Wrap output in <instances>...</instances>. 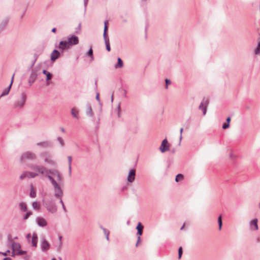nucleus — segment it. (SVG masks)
Segmentation results:
<instances>
[{"label": "nucleus", "mask_w": 260, "mask_h": 260, "mask_svg": "<svg viewBox=\"0 0 260 260\" xmlns=\"http://www.w3.org/2000/svg\"><path fill=\"white\" fill-rule=\"evenodd\" d=\"M28 167L35 171V172L38 173V176L41 175L45 176L48 178V176H51L49 174L52 175L56 177L57 181H61L62 180V177L60 172L56 169H48L45 166L37 164H30Z\"/></svg>", "instance_id": "obj_1"}, {"label": "nucleus", "mask_w": 260, "mask_h": 260, "mask_svg": "<svg viewBox=\"0 0 260 260\" xmlns=\"http://www.w3.org/2000/svg\"><path fill=\"white\" fill-rule=\"evenodd\" d=\"M48 179L50 180L51 184L53 186L54 191V196L56 198H61L63 196V191L60 186L55 180L51 176H48Z\"/></svg>", "instance_id": "obj_2"}, {"label": "nucleus", "mask_w": 260, "mask_h": 260, "mask_svg": "<svg viewBox=\"0 0 260 260\" xmlns=\"http://www.w3.org/2000/svg\"><path fill=\"white\" fill-rule=\"evenodd\" d=\"M37 159V154L30 151L24 152L20 157V160L22 161H25V160L35 161Z\"/></svg>", "instance_id": "obj_3"}, {"label": "nucleus", "mask_w": 260, "mask_h": 260, "mask_svg": "<svg viewBox=\"0 0 260 260\" xmlns=\"http://www.w3.org/2000/svg\"><path fill=\"white\" fill-rule=\"evenodd\" d=\"M26 100V95L24 92H22L20 96L14 103V107L15 108L21 109L24 106Z\"/></svg>", "instance_id": "obj_4"}, {"label": "nucleus", "mask_w": 260, "mask_h": 260, "mask_svg": "<svg viewBox=\"0 0 260 260\" xmlns=\"http://www.w3.org/2000/svg\"><path fill=\"white\" fill-rule=\"evenodd\" d=\"M47 210L52 213H54L56 212L57 210V206L55 205L54 201L51 200L49 201L46 202L44 204Z\"/></svg>", "instance_id": "obj_5"}, {"label": "nucleus", "mask_w": 260, "mask_h": 260, "mask_svg": "<svg viewBox=\"0 0 260 260\" xmlns=\"http://www.w3.org/2000/svg\"><path fill=\"white\" fill-rule=\"evenodd\" d=\"M209 103V100L207 99L204 98L202 100L199 109L202 110L203 115H205L207 112V107Z\"/></svg>", "instance_id": "obj_6"}, {"label": "nucleus", "mask_w": 260, "mask_h": 260, "mask_svg": "<svg viewBox=\"0 0 260 260\" xmlns=\"http://www.w3.org/2000/svg\"><path fill=\"white\" fill-rule=\"evenodd\" d=\"M79 42V38L74 35L69 36L68 37V44L71 46L77 45Z\"/></svg>", "instance_id": "obj_7"}, {"label": "nucleus", "mask_w": 260, "mask_h": 260, "mask_svg": "<svg viewBox=\"0 0 260 260\" xmlns=\"http://www.w3.org/2000/svg\"><path fill=\"white\" fill-rule=\"evenodd\" d=\"M143 228H144V226L141 224V223L140 222H138V225H137V226L136 227V229L137 230V235L138 236V240H137V243H136V246H138V243H139V242L140 241V236L143 234Z\"/></svg>", "instance_id": "obj_8"}, {"label": "nucleus", "mask_w": 260, "mask_h": 260, "mask_svg": "<svg viewBox=\"0 0 260 260\" xmlns=\"http://www.w3.org/2000/svg\"><path fill=\"white\" fill-rule=\"evenodd\" d=\"M107 31H108V21L106 20L104 22V33H103V37L105 40V45H110L109 39L107 36Z\"/></svg>", "instance_id": "obj_9"}, {"label": "nucleus", "mask_w": 260, "mask_h": 260, "mask_svg": "<svg viewBox=\"0 0 260 260\" xmlns=\"http://www.w3.org/2000/svg\"><path fill=\"white\" fill-rule=\"evenodd\" d=\"M8 239L9 241L11 242L12 250L13 251H16V252H18V251L21 248L20 244L19 243L13 242L10 235H9Z\"/></svg>", "instance_id": "obj_10"}, {"label": "nucleus", "mask_w": 260, "mask_h": 260, "mask_svg": "<svg viewBox=\"0 0 260 260\" xmlns=\"http://www.w3.org/2000/svg\"><path fill=\"white\" fill-rule=\"evenodd\" d=\"M159 149L162 153L166 152L169 150V145L168 144L167 139H165L162 140Z\"/></svg>", "instance_id": "obj_11"}, {"label": "nucleus", "mask_w": 260, "mask_h": 260, "mask_svg": "<svg viewBox=\"0 0 260 260\" xmlns=\"http://www.w3.org/2000/svg\"><path fill=\"white\" fill-rule=\"evenodd\" d=\"M50 244L44 238H43L41 243V248L43 251H46L50 248Z\"/></svg>", "instance_id": "obj_12"}, {"label": "nucleus", "mask_w": 260, "mask_h": 260, "mask_svg": "<svg viewBox=\"0 0 260 260\" xmlns=\"http://www.w3.org/2000/svg\"><path fill=\"white\" fill-rule=\"evenodd\" d=\"M37 76L38 75L37 73V71L35 70H32L28 79V83L30 86H31L35 81Z\"/></svg>", "instance_id": "obj_13"}, {"label": "nucleus", "mask_w": 260, "mask_h": 260, "mask_svg": "<svg viewBox=\"0 0 260 260\" xmlns=\"http://www.w3.org/2000/svg\"><path fill=\"white\" fill-rule=\"evenodd\" d=\"M136 175V170L134 169L130 170L129 171L127 180L128 182L132 183L135 180Z\"/></svg>", "instance_id": "obj_14"}, {"label": "nucleus", "mask_w": 260, "mask_h": 260, "mask_svg": "<svg viewBox=\"0 0 260 260\" xmlns=\"http://www.w3.org/2000/svg\"><path fill=\"white\" fill-rule=\"evenodd\" d=\"M58 48L59 49L63 51L66 49H69L70 48V46L69 45V44H68V41H61L59 43Z\"/></svg>", "instance_id": "obj_15"}, {"label": "nucleus", "mask_w": 260, "mask_h": 260, "mask_svg": "<svg viewBox=\"0 0 260 260\" xmlns=\"http://www.w3.org/2000/svg\"><path fill=\"white\" fill-rule=\"evenodd\" d=\"M36 145L38 147H40L42 148H47L48 147H50L52 146L51 143L48 141H42L39 142L36 144Z\"/></svg>", "instance_id": "obj_16"}, {"label": "nucleus", "mask_w": 260, "mask_h": 260, "mask_svg": "<svg viewBox=\"0 0 260 260\" xmlns=\"http://www.w3.org/2000/svg\"><path fill=\"white\" fill-rule=\"evenodd\" d=\"M60 52L57 50L54 49L51 54V60L54 61L60 56Z\"/></svg>", "instance_id": "obj_17"}, {"label": "nucleus", "mask_w": 260, "mask_h": 260, "mask_svg": "<svg viewBox=\"0 0 260 260\" xmlns=\"http://www.w3.org/2000/svg\"><path fill=\"white\" fill-rule=\"evenodd\" d=\"M36 221L38 225L41 227H44L47 224L46 220L41 217H38L36 219Z\"/></svg>", "instance_id": "obj_18"}, {"label": "nucleus", "mask_w": 260, "mask_h": 260, "mask_svg": "<svg viewBox=\"0 0 260 260\" xmlns=\"http://www.w3.org/2000/svg\"><path fill=\"white\" fill-rule=\"evenodd\" d=\"M250 229L252 230H257L258 229V225H257V219L255 218L253 220H252L249 224Z\"/></svg>", "instance_id": "obj_19"}, {"label": "nucleus", "mask_w": 260, "mask_h": 260, "mask_svg": "<svg viewBox=\"0 0 260 260\" xmlns=\"http://www.w3.org/2000/svg\"><path fill=\"white\" fill-rule=\"evenodd\" d=\"M31 245L34 247L37 246L38 236L36 233H34L31 240Z\"/></svg>", "instance_id": "obj_20"}, {"label": "nucleus", "mask_w": 260, "mask_h": 260, "mask_svg": "<svg viewBox=\"0 0 260 260\" xmlns=\"http://www.w3.org/2000/svg\"><path fill=\"white\" fill-rule=\"evenodd\" d=\"M253 53L256 56H260V38L258 39L257 46L254 49Z\"/></svg>", "instance_id": "obj_21"}, {"label": "nucleus", "mask_w": 260, "mask_h": 260, "mask_svg": "<svg viewBox=\"0 0 260 260\" xmlns=\"http://www.w3.org/2000/svg\"><path fill=\"white\" fill-rule=\"evenodd\" d=\"M86 113L88 116L91 117L93 116V113L92 110L91 106L89 104H87V110Z\"/></svg>", "instance_id": "obj_22"}, {"label": "nucleus", "mask_w": 260, "mask_h": 260, "mask_svg": "<svg viewBox=\"0 0 260 260\" xmlns=\"http://www.w3.org/2000/svg\"><path fill=\"white\" fill-rule=\"evenodd\" d=\"M123 66V63L122 60L118 57L117 58V63L114 66L115 69L121 68Z\"/></svg>", "instance_id": "obj_23"}, {"label": "nucleus", "mask_w": 260, "mask_h": 260, "mask_svg": "<svg viewBox=\"0 0 260 260\" xmlns=\"http://www.w3.org/2000/svg\"><path fill=\"white\" fill-rule=\"evenodd\" d=\"M43 74L46 76V81H48L52 77V74L50 72H48L46 70H43L42 72Z\"/></svg>", "instance_id": "obj_24"}, {"label": "nucleus", "mask_w": 260, "mask_h": 260, "mask_svg": "<svg viewBox=\"0 0 260 260\" xmlns=\"http://www.w3.org/2000/svg\"><path fill=\"white\" fill-rule=\"evenodd\" d=\"M19 206L20 209L22 211L26 212L27 211V208L26 204L25 203H24L23 202H20L19 204Z\"/></svg>", "instance_id": "obj_25"}, {"label": "nucleus", "mask_w": 260, "mask_h": 260, "mask_svg": "<svg viewBox=\"0 0 260 260\" xmlns=\"http://www.w3.org/2000/svg\"><path fill=\"white\" fill-rule=\"evenodd\" d=\"M68 164H69V176L71 175V172H72V157L71 156H68Z\"/></svg>", "instance_id": "obj_26"}, {"label": "nucleus", "mask_w": 260, "mask_h": 260, "mask_svg": "<svg viewBox=\"0 0 260 260\" xmlns=\"http://www.w3.org/2000/svg\"><path fill=\"white\" fill-rule=\"evenodd\" d=\"M40 156L44 158V159L50 157V154L48 151H44L40 153Z\"/></svg>", "instance_id": "obj_27"}, {"label": "nucleus", "mask_w": 260, "mask_h": 260, "mask_svg": "<svg viewBox=\"0 0 260 260\" xmlns=\"http://www.w3.org/2000/svg\"><path fill=\"white\" fill-rule=\"evenodd\" d=\"M71 114L73 115L74 117H75L76 119L79 118L78 116V111H77L74 108H72L71 109Z\"/></svg>", "instance_id": "obj_28"}, {"label": "nucleus", "mask_w": 260, "mask_h": 260, "mask_svg": "<svg viewBox=\"0 0 260 260\" xmlns=\"http://www.w3.org/2000/svg\"><path fill=\"white\" fill-rule=\"evenodd\" d=\"M28 178H34L38 176V173L37 172H27Z\"/></svg>", "instance_id": "obj_29"}, {"label": "nucleus", "mask_w": 260, "mask_h": 260, "mask_svg": "<svg viewBox=\"0 0 260 260\" xmlns=\"http://www.w3.org/2000/svg\"><path fill=\"white\" fill-rule=\"evenodd\" d=\"M11 88V85H9V86H8V87L7 88L4 90V91H3V92L2 93L1 95V97L7 95L9 93Z\"/></svg>", "instance_id": "obj_30"}, {"label": "nucleus", "mask_w": 260, "mask_h": 260, "mask_svg": "<svg viewBox=\"0 0 260 260\" xmlns=\"http://www.w3.org/2000/svg\"><path fill=\"white\" fill-rule=\"evenodd\" d=\"M100 227L102 229V230L103 231L104 234L106 235L107 240H109V233H110L109 231L108 230H107L106 229H105V228L103 227L102 226H101Z\"/></svg>", "instance_id": "obj_31"}, {"label": "nucleus", "mask_w": 260, "mask_h": 260, "mask_svg": "<svg viewBox=\"0 0 260 260\" xmlns=\"http://www.w3.org/2000/svg\"><path fill=\"white\" fill-rule=\"evenodd\" d=\"M218 229L219 230H221L222 226V217L221 215H220L218 217Z\"/></svg>", "instance_id": "obj_32"}, {"label": "nucleus", "mask_w": 260, "mask_h": 260, "mask_svg": "<svg viewBox=\"0 0 260 260\" xmlns=\"http://www.w3.org/2000/svg\"><path fill=\"white\" fill-rule=\"evenodd\" d=\"M29 196L31 198H35L36 197V192L32 186L31 187Z\"/></svg>", "instance_id": "obj_33"}, {"label": "nucleus", "mask_w": 260, "mask_h": 260, "mask_svg": "<svg viewBox=\"0 0 260 260\" xmlns=\"http://www.w3.org/2000/svg\"><path fill=\"white\" fill-rule=\"evenodd\" d=\"M183 179V175L181 174H178L176 175L175 181L178 182L181 180H182Z\"/></svg>", "instance_id": "obj_34"}, {"label": "nucleus", "mask_w": 260, "mask_h": 260, "mask_svg": "<svg viewBox=\"0 0 260 260\" xmlns=\"http://www.w3.org/2000/svg\"><path fill=\"white\" fill-rule=\"evenodd\" d=\"M87 55L91 57V60H93V50L91 47H90L88 50V51L87 53Z\"/></svg>", "instance_id": "obj_35"}, {"label": "nucleus", "mask_w": 260, "mask_h": 260, "mask_svg": "<svg viewBox=\"0 0 260 260\" xmlns=\"http://www.w3.org/2000/svg\"><path fill=\"white\" fill-rule=\"evenodd\" d=\"M44 162L52 165H54L55 164V162L53 160L50 159V157L44 159Z\"/></svg>", "instance_id": "obj_36"}, {"label": "nucleus", "mask_w": 260, "mask_h": 260, "mask_svg": "<svg viewBox=\"0 0 260 260\" xmlns=\"http://www.w3.org/2000/svg\"><path fill=\"white\" fill-rule=\"evenodd\" d=\"M32 208L35 210L38 209L40 208V205L37 202H34L32 203Z\"/></svg>", "instance_id": "obj_37"}, {"label": "nucleus", "mask_w": 260, "mask_h": 260, "mask_svg": "<svg viewBox=\"0 0 260 260\" xmlns=\"http://www.w3.org/2000/svg\"><path fill=\"white\" fill-rule=\"evenodd\" d=\"M57 140L58 141V142L59 143L60 146L61 147H63L64 145V141L63 140V139L60 137H58L57 138Z\"/></svg>", "instance_id": "obj_38"}, {"label": "nucleus", "mask_w": 260, "mask_h": 260, "mask_svg": "<svg viewBox=\"0 0 260 260\" xmlns=\"http://www.w3.org/2000/svg\"><path fill=\"white\" fill-rule=\"evenodd\" d=\"M28 177V175H27V172H23L20 176V179L21 180H23L24 179L25 177Z\"/></svg>", "instance_id": "obj_39"}, {"label": "nucleus", "mask_w": 260, "mask_h": 260, "mask_svg": "<svg viewBox=\"0 0 260 260\" xmlns=\"http://www.w3.org/2000/svg\"><path fill=\"white\" fill-rule=\"evenodd\" d=\"M57 247V251L58 252L60 251L62 247V242H58V245L56 246Z\"/></svg>", "instance_id": "obj_40"}, {"label": "nucleus", "mask_w": 260, "mask_h": 260, "mask_svg": "<svg viewBox=\"0 0 260 260\" xmlns=\"http://www.w3.org/2000/svg\"><path fill=\"white\" fill-rule=\"evenodd\" d=\"M31 214H32V212H31V211L27 212L26 213L24 216L23 219L24 220H26Z\"/></svg>", "instance_id": "obj_41"}, {"label": "nucleus", "mask_w": 260, "mask_h": 260, "mask_svg": "<svg viewBox=\"0 0 260 260\" xmlns=\"http://www.w3.org/2000/svg\"><path fill=\"white\" fill-rule=\"evenodd\" d=\"M183 253L182 248L180 247L178 249V258L180 259Z\"/></svg>", "instance_id": "obj_42"}, {"label": "nucleus", "mask_w": 260, "mask_h": 260, "mask_svg": "<svg viewBox=\"0 0 260 260\" xmlns=\"http://www.w3.org/2000/svg\"><path fill=\"white\" fill-rule=\"evenodd\" d=\"M26 251L25 250H18V252H16L17 255H23L26 253Z\"/></svg>", "instance_id": "obj_43"}, {"label": "nucleus", "mask_w": 260, "mask_h": 260, "mask_svg": "<svg viewBox=\"0 0 260 260\" xmlns=\"http://www.w3.org/2000/svg\"><path fill=\"white\" fill-rule=\"evenodd\" d=\"M230 127V124L228 123H224L222 124V128L224 129H227Z\"/></svg>", "instance_id": "obj_44"}, {"label": "nucleus", "mask_w": 260, "mask_h": 260, "mask_svg": "<svg viewBox=\"0 0 260 260\" xmlns=\"http://www.w3.org/2000/svg\"><path fill=\"white\" fill-rule=\"evenodd\" d=\"M117 112H118V117H120V113H121V109H120V104H118L117 108Z\"/></svg>", "instance_id": "obj_45"}, {"label": "nucleus", "mask_w": 260, "mask_h": 260, "mask_svg": "<svg viewBox=\"0 0 260 260\" xmlns=\"http://www.w3.org/2000/svg\"><path fill=\"white\" fill-rule=\"evenodd\" d=\"M183 131V128H181L180 129V137H179V144H180L181 140L182 139V134Z\"/></svg>", "instance_id": "obj_46"}, {"label": "nucleus", "mask_w": 260, "mask_h": 260, "mask_svg": "<svg viewBox=\"0 0 260 260\" xmlns=\"http://www.w3.org/2000/svg\"><path fill=\"white\" fill-rule=\"evenodd\" d=\"M165 83H166V88H168V85L169 84H170L171 83V81L168 79H165Z\"/></svg>", "instance_id": "obj_47"}, {"label": "nucleus", "mask_w": 260, "mask_h": 260, "mask_svg": "<svg viewBox=\"0 0 260 260\" xmlns=\"http://www.w3.org/2000/svg\"><path fill=\"white\" fill-rule=\"evenodd\" d=\"M81 23H79L78 24L77 28H76V34H79V31L81 30Z\"/></svg>", "instance_id": "obj_48"}, {"label": "nucleus", "mask_w": 260, "mask_h": 260, "mask_svg": "<svg viewBox=\"0 0 260 260\" xmlns=\"http://www.w3.org/2000/svg\"><path fill=\"white\" fill-rule=\"evenodd\" d=\"M10 252V250H7L6 252H3L2 255H3L4 256H7L8 254V253H9Z\"/></svg>", "instance_id": "obj_49"}, {"label": "nucleus", "mask_w": 260, "mask_h": 260, "mask_svg": "<svg viewBox=\"0 0 260 260\" xmlns=\"http://www.w3.org/2000/svg\"><path fill=\"white\" fill-rule=\"evenodd\" d=\"M96 100L99 102H100V94L99 93H96Z\"/></svg>", "instance_id": "obj_50"}, {"label": "nucleus", "mask_w": 260, "mask_h": 260, "mask_svg": "<svg viewBox=\"0 0 260 260\" xmlns=\"http://www.w3.org/2000/svg\"><path fill=\"white\" fill-rule=\"evenodd\" d=\"M106 50L108 51H110L111 50V48H110V45H106Z\"/></svg>", "instance_id": "obj_51"}, {"label": "nucleus", "mask_w": 260, "mask_h": 260, "mask_svg": "<svg viewBox=\"0 0 260 260\" xmlns=\"http://www.w3.org/2000/svg\"><path fill=\"white\" fill-rule=\"evenodd\" d=\"M231 117L230 116L227 117V118L226 119V123H228L230 124V122H231Z\"/></svg>", "instance_id": "obj_52"}, {"label": "nucleus", "mask_w": 260, "mask_h": 260, "mask_svg": "<svg viewBox=\"0 0 260 260\" xmlns=\"http://www.w3.org/2000/svg\"><path fill=\"white\" fill-rule=\"evenodd\" d=\"M84 1V5L85 8L86 7L87 5L88 4V0H83Z\"/></svg>", "instance_id": "obj_53"}, {"label": "nucleus", "mask_w": 260, "mask_h": 260, "mask_svg": "<svg viewBox=\"0 0 260 260\" xmlns=\"http://www.w3.org/2000/svg\"><path fill=\"white\" fill-rule=\"evenodd\" d=\"M14 75H15V74H13V76H12V77L11 83H10V85H11V86H12V84L13 82V79H14Z\"/></svg>", "instance_id": "obj_54"}, {"label": "nucleus", "mask_w": 260, "mask_h": 260, "mask_svg": "<svg viewBox=\"0 0 260 260\" xmlns=\"http://www.w3.org/2000/svg\"><path fill=\"white\" fill-rule=\"evenodd\" d=\"M35 60H34V62H33V63H32V66H34V64H35V62H36V60L37 59L38 55H37L36 54H35Z\"/></svg>", "instance_id": "obj_55"}, {"label": "nucleus", "mask_w": 260, "mask_h": 260, "mask_svg": "<svg viewBox=\"0 0 260 260\" xmlns=\"http://www.w3.org/2000/svg\"><path fill=\"white\" fill-rule=\"evenodd\" d=\"M62 209L64 210V211L66 212H67V209H66V207H65L64 204L62 205Z\"/></svg>", "instance_id": "obj_56"}, {"label": "nucleus", "mask_w": 260, "mask_h": 260, "mask_svg": "<svg viewBox=\"0 0 260 260\" xmlns=\"http://www.w3.org/2000/svg\"><path fill=\"white\" fill-rule=\"evenodd\" d=\"M62 237L61 236H59L58 239H59V242H62Z\"/></svg>", "instance_id": "obj_57"}, {"label": "nucleus", "mask_w": 260, "mask_h": 260, "mask_svg": "<svg viewBox=\"0 0 260 260\" xmlns=\"http://www.w3.org/2000/svg\"><path fill=\"white\" fill-rule=\"evenodd\" d=\"M56 28H55V27H54V28H53L52 29V30H51V31H52V32H53V33H55V32H56Z\"/></svg>", "instance_id": "obj_58"}, {"label": "nucleus", "mask_w": 260, "mask_h": 260, "mask_svg": "<svg viewBox=\"0 0 260 260\" xmlns=\"http://www.w3.org/2000/svg\"><path fill=\"white\" fill-rule=\"evenodd\" d=\"M4 260H12V259H11V258H10L9 257H7L4 258Z\"/></svg>", "instance_id": "obj_59"}, {"label": "nucleus", "mask_w": 260, "mask_h": 260, "mask_svg": "<svg viewBox=\"0 0 260 260\" xmlns=\"http://www.w3.org/2000/svg\"><path fill=\"white\" fill-rule=\"evenodd\" d=\"M60 198V201H59V202H60V203L61 204V205H63V204H64V203H63V202L62 200L61 199V198Z\"/></svg>", "instance_id": "obj_60"}, {"label": "nucleus", "mask_w": 260, "mask_h": 260, "mask_svg": "<svg viewBox=\"0 0 260 260\" xmlns=\"http://www.w3.org/2000/svg\"><path fill=\"white\" fill-rule=\"evenodd\" d=\"M29 257L27 255L24 256V258L25 259V260H28Z\"/></svg>", "instance_id": "obj_61"}, {"label": "nucleus", "mask_w": 260, "mask_h": 260, "mask_svg": "<svg viewBox=\"0 0 260 260\" xmlns=\"http://www.w3.org/2000/svg\"><path fill=\"white\" fill-rule=\"evenodd\" d=\"M16 254V253H14V251H12V255H11V256H15V255Z\"/></svg>", "instance_id": "obj_62"}, {"label": "nucleus", "mask_w": 260, "mask_h": 260, "mask_svg": "<svg viewBox=\"0 0 260 260\" xmlns=\"http://www.w3.org/2000/svg\"><path fill=\"white\" fill-rule=\"evenodd\" d=\"M60 130L62 132L64 133L65 132V129L63 127H61Z\"/></svg>", "instance_id": "obj_63"}, {"label": "nucleus", "mask_w": 260, "mask_h": 260, "mask_svg": "<svg viewBox=\"0 0 260 260\" xmlns=\"http://www.w3.org/2000/svg\"><path fill=\"white\" fill-rule=\"evenodd\" d=\"M30 237V234H28L27 235V238L28 239H29V238Z\"/></svg>", "instance_id": "obj_64"}]
</instances>
